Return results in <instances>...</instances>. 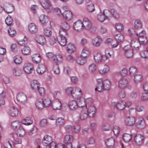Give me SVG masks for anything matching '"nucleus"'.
Instances as JSON below:
<instances>
[{
	"label": "nucleus",
	"instance_id": "obj_1",
	"mask_svg": "<svg viewBox=\"0 0 148 148\" xmlns=\"http://www.w3.org/2000/svg\"><path fill=\"white\" fill-rule=\"evenodd\" d=\"M74 100H70L68 105L70 109L72 111L77 110L79 108L84 107V104L83 95H74L73 96Z\"/></svg>",
	"mask_w": 148,
	"mask_h": 148
},
{
	"label": "nucleus",
	"instance_id": "obj_2",
	"mask_svg": "<svg viewBox=\"0 0 148 148\" xmlns=\"http://www.w3.org/2000/svg\"><path fill=\"white\" fill-rule=\"evenodd\" d=\"M42 143L46 148H55L56 145V143L53 140L52 137L48 135L45 136Z\"/></svg>",
	"mask_w": 148,
	"mask_h": 148
},
{
	"label": "nucleus",
	"instance_id": "obj_3",
	"mask_svg": "<svg viewBox=\"0 0 148 148\" xmlns=\"http://www.w3.org/2000/svg\"><path fill=\"white\" fill-rule=\"evenodd\" d=\"M65 92L66 94L67 95H71L73 97V96L74 95H83L81 89L77 87H75L74 88L71 87H68L66 89Z\"/></svg>",
	"mask_w": 148,
	"mask_h": 148
},
{
	"label": "nucleus",
	"instance_id": "obj_4",
	"mask_svg": "<svg viewBox=\"0 0 148 148\" xmlns=\"http://www.w3.org/2000/svg\"><path fill=\"white\" fill-rule=\"evenodd\" d=\"M111 16V14L110 11L108 10H105L103 12H100L97 14V19L99 21L103 22Z\"/></svg>",
	"mask_w": 148,
	"mask_h": 148
},
{
	"label": "nucleus",
	"instance_id": "obj_5",
	"mask_svg": "<svg viewBox=\"0 0 148 148\" xmlns=\"http://www.w3.org/2000/svg\"><path fill=\"white\" fill-rule=\"evenodd\" d=\"M14 134L11 133L9 135V138L8 139V141L9 145L10 148H12V146L15 144H21L22 143L21 140L19 138H16L14 140Z\"/></svg>",
	"mask_w": 148,
	"mask_h": 148
},
{
	"label": "nucleus",
	"instance_id": "obj_6",
	"mask_svg": "<svg viewBox=\"0 0 148 148\" xmlns=\"http://www.w3.org/2000/svg\"><path fill=\"white\" fill-rule=\"evenodd\" d=\"M134 138L135 144L137 146L142 145L144 143L145 138L142 134H138L134 135Z\"/></svg>",
	"mask_w": 148,
	"mask_h": 148
},
{
	"label": "nucleus",
	"instance_id": "obj_7",
	"mask_svg": "<svg viewBox=\"0 0 148 148\" xmlns=\"http://www.w3.org/2000/svg\"><path fill=\"white\" fill-rule=\"evenodd\" d=\"M74 140L73 136L71 135L67 134L64 138V142L66 145V148H72V143Z\"/></svg>",
	"mask_w": 148,
	"mask_h": 148
},
{
	"label": "nucleus",
	"instance_id": "obj_8",
	"mask_svg": "<svg viewBox=\"0 0 148 148\" xmlns=\"http://www.w3.org/2000/svg\"><path fill=\"white\" fill-rule=\"evenodd\" d=\"M46 55L48 58L52 59L53 62L56 63H58L62 60L61 56L59 54L55 55L52 52H49L47 53Z\"/></svg>",
	"mask_w": 148,
	"mask_h": 148
},
{
	"label": "nucleus",
	"instance_id": "obj_9",
	"mask_svg": "<svg viewBox=\"0 0 148 148\" xmlns=\"http://www.w3.org/2000/svg\"><path fill=\"white\" fill-rule=\"evenodd\" d=\"M106 55H103L100 53H96L94 55L95 61L97 63L105 62L108 59Z\"/></svg>",
	"mask_w": 148,
	"mask_h": 148
},
{
	"label": "nucleus",
	"instance_id": "obj_10",
	"mask_svg": "<svg viewBox=\"0 0 148 148\" xmlns=\"http://www.w3.org/2000/svg\"><path fill=\"white\" fill-rule=\"evenodd\" d=\"M123 53L125 56L127 58H132L134 54V52L131 47L127 45L123 48Z\"/></svg>",
	"mask_w": 148,
	"mask_h": 148
},
{
	"label": "nucleus",
	"instance_id": "obj_11",
	"mask_svg": "<svg viewBox=\"0 0 148 148\" xmlns=\"http://www.w3.org/2000/svg\"><path fill=\"white\" fill-rule=\"evenodd\" d=\"M84 30H90L92 27V23L89 19L86 18H84L82 21Z\"/></svg>",
	"mask_w": 148,
	"mask_h": 148
},
{
	"label": "nucleus",
	"instance_id": "obj_12",
	"mask_svg": "<svg viewBox=\"0 0 148 148\" xmlns=\"http://www.w3.org/2000/svg\"><path fill=\"white\" fill-rule=\"evenodd\" d=\"M16 99L18 102L20 104H25L27 101L26 95L22 92H20L17 94Z\"/></svg>",
	"mask_w": 148,
	"mask_h": 148
},
{
	"label": "nucleus",
	"instance_id": "obj_13",
	"mask_svg": "<svg viewBox=\"0 0 148 148\" xmlns=\"http://www.w3.org/2000/svg\"><path fill=\"white\" fill-rule=\"evenodd\" d=\"M84 109L88 115V117L92 118L95 116L97 109L94 105L86 107V108Z\"/></svg>",
	"mask_w": 148,
	"mask_h": 148
},
{
	"label": "nucleus",
	"instance_id": "obj_14",
	"mask_svg": "<svg viewBox=\"0 0 148 148\" xmlns=\"http://www.w3.org/2000/svg\"><path fill=\"white\" fill-rule=\"evenodd\" d=\"M61 27L59 31V33L65 34H68V30L70 28L69 25L66 22H62Z\"/></svg>",
	"mask_w": 148,
	"mask_h": 148
},
{
	"label": "nucleus",
	"instance_id": "obj_15",
	"mask_svg": "<svg viewBox=\"0 0 148 148\" xmlns=\"http://www.w3.org/2000/svg\"><path fill=\"white\" fill-rule=\"evenodd\" d=\"M68 36V34H65L59 33L58 41L62 46H65L66 44V38Z\"/></svg>",
	"mask_w": 148,
	"mask_h": 148
},
{
	"label": "nucleus",
	"instance_id": "obj_16",
	"mask_svg": "<svg viewBox=\"0 0 148 148\" xmlns=\"http://www.w3.org/2000/svg\"><path fill=\"white\" fill-rule=\"evenodd\" d=\"M62 15L64 18L68 21H71L73 18V13L69 10H65L62 13Z\"/></svg>",
	"mask_w": 148,
	"mask_h": 148
},
{
	"label": "nucleus",
	"instance_id": "obj_17",
	"mask_svg": "<svg viewBox=\"0 0 148 148\" xmlns=\"http://www.w3.org/2000/svg\"><path fill=\"white\" fill-rule=\"evenodd\" d=\"M129 85L128 80L125 78L120 79L118 81V87L121 89L127 88Z\"/></svg>",
	"mask_w": 148,
	"mask_h": 148
},
{
	"label": "nucleus",
	"instance_id": "obj_18",
	"mask_svg": "<svg viewBox=\"0 0 148 148\" xmlns=\"http://www.w3.org/2000/svg\"><path fill=\"white\" fill-rule=\"evenodd\" d=\"M114 38L116 41L115 44L112 45V47L113 48L116 47L120 43L123 41L124 38L123 35L121 34H116Z\"/></svg>",
	"mask_w": 148,
	"mask_h": 148
},
{
	"label": "nucleus",
	"instance_id": "obj_19",
	"mask_svg": "<svg viewBox=\"0 0 148 148\" xmlns=\"http://www.w3.org/2000/svg\"><path fill=\"white\" fill-rule=\"evenodd\" d=\"M102 39L99 36H96L92 39V43L95 47H99L102 43Z\"/></svg>",
	"mask_w": 148,
	"mask_h": 148
},
{
	"label": "nucleus",
	"instance_id": "obj_20",
	"mask_svg": "<svg viewBox=\"0 0 148 148\" xmlns=\"http://www.w3.org/2000/svg\"><path fill=\"white\" fill-rule=\"evenodd\" d=\"M97 83L95 90L96 92H101L105 90L102 84V79H99L97 80Z\"/></svg>",
	"mask_w": 148,
	"mask_h": 148
},
{
	"label": "nucleus",
	"instance_id": "obj_21",
	"mask_svg": "<svg viewBox=\"0 0 148 148\" xmlns=\"http://www.w3.org/2000/svg\"><path fill=\"white\" fill-rule=\"evenodd\" d=\"M74 28L76 31L81 32L83 30L82 21L78 20L73 24Z\"/></svg>",
	"mask_w": 148,
	"mask_h": 148
},
{
	"label": "nucleus",
	"instance_id": "obj_22",
	"mask_svg": "<svg viewBox=\"0 0 148 148\" xmlns=\"http://www.w3.org/2000/svg\"><path fill=\"white\" fill-rule=\"evenodd\" d=\"M51 106L54 110H60L62 108L61 102L58 99L54 100L52 102Z\"/></svg>",
	"mask_w": 148,
	"mask_h": 148
},
{
	"label": "nucleus",
	"instance_id": "obj_23",
	"mask_svg": "<svg viewBox=\"0 0 148 148\" xmlns=\"http://www.w3.org/2000/svg\"><path fill=\"white\" fill-rule=\"evenodd\" d=\"M41 5L45 9H51L52 4L50 1L47 0H42L40 2Z\"/></svg>",
	"mask_w": 148,
	"mask_h": 148
},
{
	"label": "nucleus",
	"instance_id": "obj_24",
	"mask_svg": "<svg viewBox=\"0 0 148 148\" xmlns=\"http://www.w3.org/2000/svg\"><path fill=\"white\" fill-rule=\"evenodd\" d=\"M23 69L26 73L30 74L32 73V71L33 70V65L29 63L25 64L24 66Z\"/></svg>",
	"mask_w": 148,
	"mask_h": 148
},
{
	"label": "nucleus",
	"instance_id": "obj_25",
	"mask_svg": "<svg viewBox=\"0 0 148 148\" xmlns=\"http://www.w3.org/2000/svg\"><path fill=\"white\" fill-rule=\"evenodd\" d=\"M135 119L133 116H128L125 120V124L127 125L132 126L135 123Z\"/></svg>",
	"mask_w": 148,
	"mask_h": 148
},
{
	"label": "nucleus",
	"instance_id": "obj_26",
	"mask_svg": "<svg viewBox=\"0 0 148 148\" xmlns=\"http://www.w3.org/2000/svg\"><path fill=\"white\" fill-rule=\"evenodd\" d=\"M9 113L13 117L16 116L18 114V110L15 107L12 106L10 108Z\"/></svg>",
	"mask_w": 148,
	"mask_h": 148
},
{
	"label": "nucleus",
	"instance_id": "obj_27",
	"mask_svg": "<svg viewBox=\"0 0 148 148\" xmlns=\"http://www.w3.org/2000/svg\"><path fill=\"white\" fill-rule=\"evenodd\" d=\"M80 56L83 58H87L90 56V53L88 49L85 47L83 48L81 53Z\"/></svg>",
	"mask_w": 148,
	"mask_h": 148
},
{
	"label": "nucleus",
	"instance_id": "obj_28",
	"mask_svg": "<svg viewBox=\"0 0 148 148\" xmlns=\"http://www.w3.org/2000/svg\"><path fill=\"white\" fill-rule=\"evenodd\" d=\"M136 125L137 127L140 129L144 128L146 126L144 119L142 117H140L139 118Z\"/></svg>",
	"mask_w": 148,
	"mask_h": 148
},
{
	"label": "nucleus",
	"instance_id": "obj_29",
	"mask_svg": "<svg viewBox=\"0 0 148 148\" xmlns=\"http://www.w3.org/2000/svg\"><path fill=\"white\" fill-rule=\"evenodd\" d=\"M140 45L138 40H133L131 41V46L135 50H138L140 47Z\"/></svg>",
	"mask_w": 148,
	"mask_h": 148
},
{
	"label": "nucleus",
	"instance_id": "obj_30",
	"mask_svg": "<svg viewBox=\"0 0 148 148\" xmlns=\"http://www.w3.org/2000/svg\"><path fill=\"white\" fill-rule=\"evenodd\" d=\"M102 83L105 90H108L110 89L111 85L110 81L108 79L102 80Z\"/></svg>",
	"mask_w": 148,
	"mask_h": 148
},
{
	"label": "nucleus",
	"instance_id": "obj_31",
	"mask_svg": "<svg viewBox=\"0 0 148 148\" xmlns=\"http://www.w3.org/2000/svg\"><path fill=\"white\" fill-rule=\"evenodd\" d=\"M33 121L32 119L29 117H26L22 120L23 124L26 125H29L32 124Z\"/></svg>",
	"mask_w": 148,
	"mask_h": 148
},
{
	"label": "nucleus",
	"instance_id": "obj_32",
	"mask_svg": "<svg viewBox=\"0 0 148 148\" xmlns=\"http://www.w3.org/2000/svg\"><path fill=\"white\" fill-rule=\"evenodd\" d=\"M11 73L13 75L19 76L22 73L21 70L18 68H14L11 70Z\"/></svg>",
	"mask_w": 148,
	"mask_h": 148
},
{
	"label": "nucleus",
	"instance_id": "obj_33",
	"mask_svg": "<svg viewBox=\"0 0 148 148\" xmlns=\"http://www.w3.org/2000/svg\"><path fill=\"white\" fill-rule=\"evenodd\" d=\"M45 71V67L44 64H42L39 65L36 69L37 73L40 75L43 74Z\"/></svg>",
	"mask_w": 148,
	"mask_h": 148
},
{
	"label": "nucleus",
	"instance_id": "obj_34",
	"mask_svg": "<svg viewBox=\"0 0 148 148\" xmlns=\"http://www.w3.org/2000/svg\"><path fill=\"white\" fill-rule=\"evenodd\" d=\"M106 143L108 147H113L115 144L114 139L112 137L108 138L106 140Z\"/></svg>",
	"mask_w": 148,
	"mask_h": 148
},
{
	"label": "nucleus",
	"instance_id": "obj_35",
	"mask_svg": "<svg viewBox=\"0 0 148 148\" xmlns=\"http://www.w3.org/2000/svg\"><path fill=\"white\" fill-rule=\"evenodd\" d=\"M28 29L29 32L32 34H35L37 32V28L33 23H30L29 25Z\"/></svg>",
	"mask_w": 148,
	"mask_h": 148
},
{
	"label": "nucleus",
	"instance_id": "obj_36",
	"mask_svg": "<svg viewBox=\"0 0 148 148\" xmlns=\"http://www.w3.org/2000/svg\"><path fill=\"white\" fill-rule=\"evenodd\" d=\"M109 71V66L106 65H104L103 68L99 70V73L101 75H104L108 73Z\"/></svg>",
	"mask_w": 148,
	"mask_h": 148
},
{
	"label": "nucleus",
	"instance_id": "obj_37",
	"mask_svg": "<svg viewBox=\"0 0 148 148\" xmlns=\"http://www.w3.org/2000/svg\"><path fill=\"white\" fill-rule=\"evenodd\" d=\"M32 61L36 63L40 62L41 61V58L40 55L38 53L33 54L32 56Z\"/></svg>",
	"mask_w": 148,
	"mask_h": 148
},
{
	"label": "nucleus",
	"instance_id": "obj_38",
	"mask_svg": "<svg viewBox=\"0 0 148 148\" xmlns=\"http://www.w3.org/2000/svg\"><path fill=\"white\" fill-rule=\"evenodd\" d=\"M67 50L68 53H72L75 51L76 48L73 44L70 43L67 45Z\"/></svg>",
	"mask_w": 148,
	"mask_h": 148
},
{
	"label": "nucleus",
	"instance_id": "obj_39",
	"mask_svg": "<svg viewBox=\"0 0 148 148\" xmlns=\"http://www.w3.org/2000/svg\"><path fill=\"white\" fill-rule=\"evenodd\" d=\"M35 105L37 108L40 110L42 109L45 107L42 100L41 99L37 100L36 102Z\"/></svg>",
	"mask_w": 148,
	"mask_h": 148
},
{
	"label": "nucleus",
	"instance_id": "obj_40",
	"mask_svg": "<svg viewBox=\"0 0 148 148\" xmlns=\"http://www.w3.org/2000/svg\"><path fill=\"white\" fill-rule=\"evenodd\" d=\"M115 103V106L119 110H123L125 107V103L123 101H120Z\"/></svg>",
	"mask_w": 148,
	"mask_h": 148
},
{
	"label": "nucleus",
	"instance_id": "obj_41",
	"mask_svg": "<svg viewBox=\"0 0 148 148\" xmlns=\"http://www.w3.org/2000/svg\"><path fill=\"white\" fill-rule=\"evenodd\" d=\"M88 116V115L86 111L84 109H82L80 114L79 119L81 120H84L86 119Z\"/></svg>",
	"mask_w": 148,
	"mask_h": 148
},
{
	"label": "nucleus",
	"instance_id": "obj_42",
	"mask_svg": "<svg viewBox=\"0 0 148 148\" xmlns=\"http://www.w3.org/2000/svg\"><path fill=\"white\" fill-rule=\"evenodd\" d=\"M40 22L42 24L45 25L48 21V18L47 16L44 15H41L39 17Z\"/></svg>",
	"mask_w": 148,
	"mask_h": 148
},
{
	"label": "nucleus",
	"instance_id": "obj_43",
	"mask_svg": "<svg viewBox=\"0 0 148 148\" xmlns=\"http://www.w3.org/2000/svg\"><path fill=\"white\" fill-rule=\"evenodd\" d=\"M77 62L80 65H83L86 63V58H83L81 56L77 58L76 59Z\"/></svg>",
	"mask_w": 148,
	"mask_h": 148
},
{
	"label": "nucleus",
	"instance_id": "obj_44",
	"mask_svg": "<svg viewBox=\"0 0 148 148\" xmlns=\"http://www.w3.org/2000/svg\"><path fill=\"white\" fill-rule=\"evenodd\" d=\"M22 53L24 55H28L31 53V50L28 46H24L21 50Z\"/></svg>",
	"mask_w": 148,
	"mask_h": 148
},
{
	"label": "nucleus",
	"instance_id": "obj_45",
	"mask_svg": "<svg viewBox=\"0 0 148 148\" xmlns=\"http://www.w3.org/2000/svg\"><path fill=\"white\" fill-rule=\"evenodd\" d=\"M31 86L32 90H36L40 86L39 83L36 80H33L31 83Z\"/></svg>",
	"mask_w": 148,
	"mask_h": 148
},
{
	"label": "nucleus",
	"instance_id": "obj_46",
	"mask_svg": "<svg viewBox=\"0 0 148 148\" xmlns=\"http://www.w3.org/2000/svg\"><path fill=\"white\" fill-rule=\"evenodd\" d=\"M134 28L136 30L141 29L143 26L141 21L138 20H136L134 21Z\"/></svg>",
	"mask_w": 148,
	"mask_h": 148
},
{
	"label": "nucleus",
	"instance_id": "obj_47",
	"mask_svg": "<svg viewBox=\"0 0 148 148\" xmlns=\"http://www.w3.org/2000/svg\"><path fill=\"white\" fill-rule=\"evenodd\" d=\"M122 138L125 142L126 143L129 142L131 140L132 136L131 134H129L124 133L122 136Z\"/></svg>",
	"mask_w": 148,
	"mask_h": 148
},
{
	"label": "nucleus",
	"instance_id": "obj_48",
	"mask_svg": "<svg viewBox=\"0 0 148 148\" xmlns=\"http://www.w3.org/2000/svg\"><path fill=\"white\" fill-rule=\"evenodd\" d=\"M83 98L84 99V106H85L86 107L94 105L92 104V100L91 98H89L85 99L83 97Z\"/></svg>",
	"mask_w": 148,
	"mask_h": 148
},
{
	"label": "nucleus",
	"instance_id": "obj_49",
	"mask_svg": "<svg viewBox=\"0 0 148 148\" xmlns=\"http://www.w3.org/2000/svg\"><path fill=\"white\" fill-rule=\"evenodd\" d=\"M25 134V132L24 130L22 127H21L18 128L16 133V135L19 137H23Z\"/></svg>",
	"mask_w": 148,
	"mask_h": 148
},
{
	"label": "nucleus",
	"instance_id": "obj_50",
	"mask_svg": "<svg viewBox=\"0 0 148 148\" xmlns=\"http://www.w3.org/2000/svg\"><path fill=\"white\" fill-rule=\"evenodd\" d=\"M64 120L62 117L58 118L56 120V125L59 127H61L63 125L64 123Z\"/></svg>",
	"mask_w": 148,
	"mask_h": 148
},
{
	"label": "nucleus",
	"instance_id": "obj_51",
	"mask_svg": "<svg viewBox=\"0 0 148 148\" xmlns=\"http://www.w3.org/2000/svg\"><path fill=\"white\" fill-rule=\"evenodd\" d=\"M44 107H48L51 105V100L49 98L45 97L42 99Z\"/></svg>",
	"mask_w": 148,
	"mask_h": 148
},
{
	"label": "nucleus",
	"instance_id": "obj_52",
	"mask_svg": "<svg viewBox=\"0 0 148 148\" xmlns=\"http://www.w3.org/2000/svg\"><path fill=\"white\" fill-rule=\"evenodd\" d=\"M134 77V81L136 83H140L142 80V76L141 75H135Z\"/></svg>",
	"mask_w": 148,
	"mask_h": 148
},
{
	"label": "nucleus",
	"instance_id": "obj_53",
	"mask_svg": "<svg viewBox=\"0 0 148 148\" xmlns=\"http://www.w3.org/2000/svg\"><path fill=\"white\" fill-rule=\"evenodd\" d=\"M11 126L14 129H18L21 127V124L20 122L18 121H13L11 124Z\"/></svg>",
	"mask_w": 148,
	"mask_h": 148
},
{
	"label": "nucleus",
	"instance_id": "obj_54",
	"mask_svg": "<svg viewBox=\"0 0 148 148\" xmlns=\"http://www.w3.org/2000/svg\"><path fill=\"white\" fill-rule=\"evenodd\" d=\"M14 10V6L10 4H8L6 5L5 9V11L7 13H11Z\"/></svg>",
	"mask_w": 148,
	"mask_h": 148
},
{
	"label": "nucleus",
	"instance_id": "obj_55",
	"mask_svg": "<svg viewBox=\"0 0 148 148\" xmlns=\"http://www.w3.org/2000/svg\"><path fill=\"white\" fill-rule=\"evenodd\" d=\"M37 41L39 44L44 45L45 43V40L43 36H39L37 37Z\"/></svg>",
	"mask_w": 148,
	"mask_h": 148
},
{
	"label": "nucleus",
	"instance_id": "obj_56",
	"mask_svg": "<svg viewBox=\"0 0 148 148\" xmlns=\"http://www.w3.org/2000/svg\"><path fill=\"white\" fill-rule=\"evenodd\" d=\"M87 10L90 12H93L95 10V7L93 3H90L86 7Z\"/></svg>",
	"mask_w": 148,
	"mask_h": 148
},
{
	"label": "nucleus",
	"instance_id": "obj_57",
	"mask_svg": "<svg viewBox=\"0 0 148 148\" xmlns=\"http://www.w3.org/2000/svg\"><path fill=\"white\" fill-rule=\"evenodd\" d=\"M129 74L131 77H133L137 73V69L134 67H130L129 70Z\"/></svg>",
	"mask_w": 148,
	"mask_h": 148
},
{
	"label": "nucleus",
	"instance_id": "obj_58",
	"mask_svg": "<svg viewBox=\"0 0 148 148\" xmlns=\"http://www.w3.org/2000/svg\"><path fill=\"white\" fill-rule=\"evenodd\" d=\"M97 70V67L95 64L92 63L89 66V71L92 73H95Z\"/></svg>",
	"mask_w": 148,
	"mask_h": 148
},
{
	"label": "nucleus",
	"instance_id": "obj_59",
	"mask_svg": "<svg viewBox=\"0 0 148 148\" xmlns=\"http://www.w3.org/2000/svg\"><path fill=\"white\" fill-rule=\"evenodd\" d=\"M6 24L9 26H11L13 24V21L10 16H8L5 19Z\"/></svg>",
	"mask_w": 148,
	"mask_h": 148
},
{
	"label": "nucleus",
	"instance_id": "obj_60",
	"mask_svg": "<svg viewBox=\"0 0 148 148\" xmlns=\"http://www.w3.org/2000/svg\"><path fill=\"white\" fill-rule=\"evenodd\" d=\"M140 53L143 58L147 59L148 58V51L146 49L141 51Z\"/></svg>",
	"mask_w": 148,
	"mask_h": 148
},
{
	"label": "nucleus",
	"instance_id": "obj_61",
	"mask_svg": "<svg viewBox=\"0 0 148 148\" xmlns=\"http://www.w3.org/2000/svg\"><path fill=\"white\" fill-rule=\"evenodd\" d=\"M139 42L141 45H145L147 42V39L146 37H144L143 38H138Z\"/></svg>",
	"mask_w": 148,
	"mask_h": 148
},
{
	"label": "nucleus",
	"instance_id": "obj_62",
	"mask_svg": "<svg viewBox=\"0 0 148 148\" xmlns=\"http://www.w3.org/2000/svg\"><path fill=\"white\" fill-rule=\"evenodd\" d=\"M87 143L89 145H92L95 144V140L94 137H90L88 138L86 141Z\"/></svg>",
	"mask_w": 148,
	"mask_h": 148
},
{
	"label": "nucleus",
	"instance_id": "obj_63",
	"mask_svg": "<svg viewBox=\"0 0 148 148\" xmlns=\"http://www.w3.org/2000/svg\"><path fill=\"white\" fill-rule=\"evenodd\" d=\"M43 33L45 36L48 37L51 36L52 34L51 31L49 28H45L43 30Z\"/></svg>",
	"mask_w": 148,
	"mask_h": 148
},
{
	"label": "nucleus",
	"instance_id": "obj_64",
	"mask_svg": "<svg viewBox=\"0 0 148 148\" xmlns=\"http://www.w3.org/2000/svg\"><path fill=\"white\" fill-rule=\"evenodd\" d=\"M72 148H86V147L85 144L78 143L75 145L72 146Z\"/></svg>",
	"mask_w": 148,
	"mask_h": 148
}]
</instances>
